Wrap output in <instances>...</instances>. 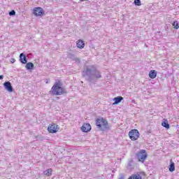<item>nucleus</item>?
Instances as JSON below:
<instances>
[{
    "label": "nucleus",
    "instance_id": "1",
    "mask_svg": "<svg viewBox=\"0 0 179 179\" xmlns=\"http://www.w3.org/2000/svg\"><path fill=\"white\" fill-rule=\"evenodd\" d=\"M83 76L90 83H96L98 79L101 78V73L94 66H88L83 71Z\"/></svg>",
    "mask_w": 179,
    "mask_h": 179
},
{
    "label": "nucleus",
    "instance_id": "2",
    "mask_svg": "<svg viewBox=\"0 0 179 179\" xmlns=\"http://www.w3.org/2000/svg\"><path fill=\"white\" fill-rule=\"evenodd\" d=\"M66 93V90L62 87V84L59 82L55 83L49 92V94L52 96H62Z\"/></svg>",
    "mask_w": 179,
    "mask_h": 179
},
{
    "label": "nucleus",
    "instance_id": "3",
    "mask_svg": "<svg viewBox=\"0 0 179 179\" xmlns=\"http://www.w3.org/2000/svg\"><path fill=\"white\" fill-rule=\"evenodd\" d=\"M96 125L101 131L108 129V122L103 117H99L96 120Z\"/></svg>",
    "mask_w": 179,
    "mask_h": 179
},
{
    "label": "nucleus",
    "instance_id": "4",
    "mask_svg": "<svg viewBox=\"0 0 179 179\" xmlns=\"http://www.w3.org/2000/svg\"><path fill=\"white\" fill-rule=\"evenodd\" d=\"M136 157L138 160V162H141L143 163L146 160V158L148 157V154L146 153V150H142L138 153L136 154Z\"/></svg>",
    "mask_w": 179,
    "mask_h": 179
},
{
    "label": "nucleus",
    "instance_id": "5",
    "mask_svg": "<svg viewBox=\"0 0 179 179\" xmlns=\"http://www.w3.org/2000/svg\"><path fill=\"white\" fill-rule=\"evenodd\" d=\"M129 136L132 141H136L139 138V131L137 129L131 130L129 132Z\"/></svg>",
    "mask_w": 179,
    "mask_h": 179
},
{
    "label": "nucleus",
    "instance_id": "6",
    "mask_svg": "<svg viewBox=\"0 0 179 179\" xmlns=\"http://www.w3.org/2000/svg\"><path fill=\"white\" fill-rule=\"evenodd\" d=\"M48 131L50 134H57V131H59V127H58V124L55 123L50 124L48 127Z\"/></svg>",
    "mask_w": 179,
    "mask_h": 179
},
{
    "label": "nucleus",
    "instance_id": "7",
    "mask_svg": "<svg viewBox=\"0 0 179 179\" xmlns=\"http://www.w3.org/2000/svg\"><path fill=\"white\" fill-rule=\"evenodd\" d=\"M33 13L35 16H43L44 15V10L41 7H36L34 8Z\"/></svg>",
    "mask_w": 179,
    "mask_h": 179
},
{
    "label": "nucleus",
    "instance_id": "8",
    "mask_svg": "<svg viewBox=\"0 0 179 179\" xmlns=\"http://www.w3.org/2000/svg\"><path fill=\"white\" fill-rule=\"evenodd\" d=\"M3 86L6 90H8L10 93H12V92H13V87H12V84L10 83V82H5L3 83Z\"/></svg>",
    "mask_w": 179,
    "mask_h": 179
},
{
    "label": "nucleus",
    "instance_id": "9",
    "mask_svg": "<svg viewBox=\"0 0 179 179\" xmlns=\"http://www.w3.org/2000/svg\"><path fill=\"white\" fill-rule=\"evenodd\" d=\"M143 176H145V172H138L136 174L131 175L129 179H142Z\"/></svg>",
    "mask_w": 179,
    "mask_h": 179
},
{
    "label": "nucleus",
    "instance_id": "10",
    "mask_svg": "<svg viewBox=\"0 0 179 179\" xmlns=\"http://www.w3.org/2000/svg\"><path fill=\"white\" fill-rule=\"evenodd\" d=\"M92 129V126H90V124L85 123L81 127V131L83 132H89Z\"/></svg>",
    "mask_w": 179,
    "mask_h": 179
},
{
    "label": "nucleus",
    "instance_id": "11",
    "mask_svg": "<svg viewBox=\"0 0 179 179\" xmlns=\"http://www.w3.org/2000/svg\"><path fill=\"white\" fill-rule=\"evenodd\" d=\"M20 61L22 64H27V58L26 57V55H24V53H21L20 55Z\"/></svg>",
    "mask_w": 179,
    "mask_h": 179
},
{
    "label": "nucleus",
    "instance_id": "12",
    "mask_svg": "<svg viewBox=\"0 0 179 179\" xmlns=\"http://www.w3.org/2000/svg\"><path fill=\"white\" fill-rule=\"evenodd\" d=\"M169 170L171 173H173V171H176V164H174V162H173V159L170 160V165H169Z\"/></svg>",
    "mask_w": 179,
    "mask_h": 179
},
{
    "label": "nucleus",
    "instance_id": "13",
    "mask_svg": "<svg viewBox=\"0 0 179 179\" xmlns=\"http://www.w3.org/2000/svg\"><path fill=\"white\" fill-rule=\"evenodd\" d=\"M134 159H130L128 162L127 164V169H129V170H132L134 169Z\"/></svg>",
    "mask_w": 179,
    "mask_h": 179
},
{
    "label": "nucleus",
    "instance_id": "14",
    "mask_svg": "<svg viewBox=\"0 0 179 179\" xmlns=\"http://www.w3.org/2000/svg\"><path fill=\"white\" fill-rule=\"evenodd\" d=\"M149 76L151 79H155L157 76V71L151 70L149 73Z\"/></svg>",
    "mask_w": 179,
    "mask_h": 179
},
{
    "label": "nucleus",
    "instance_id": "15",
    "mask_svg": "<svg viewBox=\"0 0 179 179\" xmlns=\"http://www.w3.org/2000/svg\"><path fill=\"white\" fill-rule=\"evenodd\" d=\"M77 47L78 48H85V42L82 40H78L77 41Z\"/></svg>",
    "mask_w": 179,
    "mask_h": 179
},
{
    "label": "nucleus",
    "instance_id": "16",
    "mask_svg": "<svg viewBox=\"0 0 179 179\" xmlns=\"http://www.w3.org/2000/svg\"><path fill=\"white\" fill-rule=\"evenodd\" d=\"M124 100V98L122 96H117L113 99V101H115L113 104H118L119 103H121Z\"/></svg>",
    "mask_w": 179,
    "mask_h": 179
},
{
    "label": "nucleus",
    "instance_id": "17",
    "mask_svg": "<svg viewBox=\"0 0 179 179\" xmlns=\"http://www.w3.org/2000/svg\"><path fill=\"white\" fill-rule=\"evenodd\" d=\"M25 68L27 69H28L29 71H31V69H33L34 68V64H33V63H31V62H29L26 64Z\"/></svg>",
    "mask_w": 179,
    "mask_h": 179
},
{
    "label": "nucleus",
    "instance_id": "18",
    "mask_svg": "<svg viewBox=\"0 0 179 179\" xmlns=\"http://www.w3.org/2000/svg\"><path fill=\"white\" fill-rule=\"evenodd\" d=\"M44 176H52V169H49L45 171H43Z\"/></svg>",
    "mask_w": 179,
    "mask_h": 179
},
{
    "label": "nucleus",
    "instance_id": "19",
    "mask_svg": "<svg viewBox=\"0 0 179 179\" xmlns=\"http://www.w3.org/2000/svg\"><path fill=\"white\" fill-rule=\"evenodd\" d=\"M162 127H164V128H166V129H170V124H169V122H167V120L164 121L162 123Z\"/></svg>",
    "mask_w": 179,
    "mask_h": 179
},
{
    "label": "nucleus",
    "instance_id": "20",
    "mask_svg": "<svg viewBox=\"0 0 179 179\" xmlns=\"http://www.w3.org/2000/svg\"><path fill=\"white\" fill-rule=\"evenodd\" d=\"M173 26L174 29H179L178 22L177 21L173 22Z\"/></svg>",
    "mask_w": 179,
    "mask_h": 179
},
{
    "label": "nucleus",
    "instance_id": "21",
    "mask_svg": "<svg viewBox=\"0 0 179 179\" xmlns=\"http://www.w3.org/2000/svg\"><path fill=\"white\" fill-rule=\"evenodd\" d=\"M134 5L136 6H141V0H134Z\"/></svg>",
    "mask_w": 179,
    "mask_h": 179
},
{
    "label": "nucleus",
    "instance_id": "22",
    "mask_svg": "<svg viewBox=\"0 0 179 179\" xmlns=\"http://www.w3.org/2000/svg\"><path fill=\"white\" fill-rule=\"evenodd\" d=\"M15 15H16V12L15 11V10H13L10 12H9L10 16H15Z\"/></svg>",
    "mask_w": 179,
    "mask_h": 179
},
{
    "label": "nucleus",
    "instance_id": "23",
    "mask_svg": "<svg viewBox=\"0 0 179 179\" xmlns=\"http://www.w3.org/2000/svg\"><path fill=\"white\" fill-rule=\"evenodd\" d=\"M10 62H11V64H15V62H16V59H13V58H11L10 59Z\"/></svg>",
    "mask_w": 179,
    "mask_h": 179
},
{
    "label": "nucleus",
    "instance_id": "24",
    "mask_svg": "<svg viewBox=\"0 0 179 179\" xmlns=\"http://www.w3.org/2000/svg\"><path fill=\"white\" fill-rule=\"evenodd\" d=\"M2 79H3V75L0 76V80H2Z\"/></svg>",
    "mask_w": 179,
    "mask_h": 179
},
{
    "label": "nucleus",
    "instance_id": "25",
    "mask_svg": "<svg viewBox=\"0 0 179 179\" xmlns=\"http://www.w3.org/2000/svg\"><path fill=\"white\" fill-rule=\"evenodd\" d=\"M76 62H78V63L80 62V59H76Z\"/></svg>",
    "mask_w": 179,
    "mask_h": 179
},
{
    "label": "nucleus",
    "instance_id": "26",
    "mask_svg": "<svg viewBox=\"0 0 179 179\" xmlns=\"http://www.w3.org/2000/svg\"><path fill=\"white\" fill-rule=\"evenodd\" d=\"M119 179H124V176L122 175Z\"/></svg>",
    "mask_w": 179,
    "mask_h": 179
},
{
    "label": "nucleus",
    "instance_id": "27",
    "mask_svg": "<svg viewBox=\"0 0 179 179\" xmlns=\"http://www.w3.org/2000/svg\"><path fill=\"white\" fill-rule=\"evenodd\" d=\"M46 83H50V81H49V80H47V81H46Z\"/></svg>",
    "mask_w": 179,
    "mask_h": 179
}]
</instances>
